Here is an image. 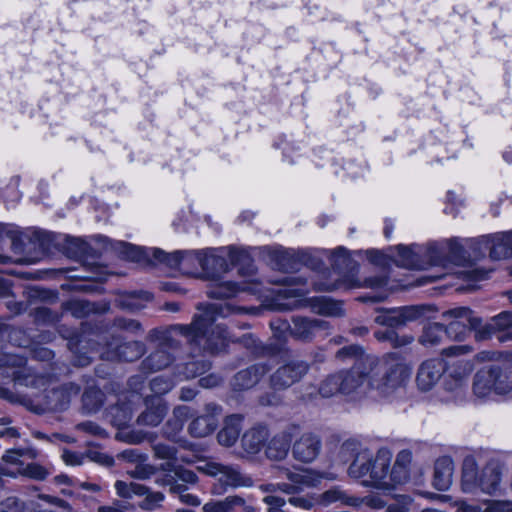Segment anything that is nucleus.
I'll return each instance as SVG.
<instances>
[{"mask_svg":"<svg viewBox=\"0 0 512 512\" xmlns=\"http://www.w3.org/2000/svg\"><path fill=\"white\" fill-rule=\"evenodd\" d=\"M410 374L411 368L397 354H388L382 359L368 356L350 370L326 377L318 391L323 398L342 394L352 401L376 400L403 386Z\"/></svg>","mask_w":512,"mask_h":512,"instance_id":"obj_1","label":"nucleus"},{"mask_svg":"<svg viewBox=\"0 0 512 512\" xmlns=\"http://www.w3.org/2000/svg\"><path fill=\"white\" fill-rule=\"evenodd\" d=\"M233 312L234 308L230 304H209L201 313L194 316L190 325H174L166 331H150L149 339L159 341V346L142 362V370L148 373L155 372L170 365L173 356L168 349L176 348L177 344L173 340L175 335H182L198 345L203 344L211 351L221 350L228 340L226 330L220 325H212L217 317H226Z\"/></svg>","mask_w":512,"mask_h":512,"instance_id":"obj_2","label":"nucleus"},{"mask_svg":"<svg viewBox=\"0 0 512 512\" xmlns=\"http://www.w3.org/2000/svg\"><path fill=\"white\" fill-rule=\"evenodd\" d=\"M391 461L392 452L388 448H380L374 457L369 450L361 449L349 466L348 474L352 478L362 479L366 487L391 491L396 488L392 479Z\"/></svg>","mask_w":512,"mask_h":512,"instance_id":"obj_3","label":"nucleus"},{"mask_svg":"<svg viewBox=\"0 0 512 512\" xmlns=\"http://www.w3.org/2000/svg\"><path fill=\"white\" fill-rule=\"evenodd\" d=\"M503 475L502 465L498 461H489L479 469L473 456L463 460L461 488L465 493L495 495L501 485Z\"/></svg>","mask_w":512,"mask_h":512,"instance_id":"obj_4","label":"nucleus"},{"mask_svg":"<svg viewBox=\"0 0 512 512\" xmlns=\"http://www.w3.org/2000/svg\"><path fill=\"white\" fill-rule=\"evenodd\" d=\"M473 393L477 398L504 396L512 399V363L491 364L474 376Z\"/></svg>","mask_w":512,"mask_h":512,"instance_id":"obj_5","label":"nucleus"},{"mask_svg":"<svg viewBox=\"0 0 512 512\" xmlns=\"http://www.w3.org/2000/svg\"><path fill=\"white\" fill-rule=\"evenodd\" d=\"M79 392V386L69 383L60 388L51 389L49 391L45 388L40 394L23 395L16 399L11 396L9 399L11 401H18L29 410L41 414L49 411L65 409L68 406L71 397L78 395Z\"/></svg>","mask_w":512,"mask_h":512,"instance_id":"obj_6","label":"nucleus"},{"mask_svg":"<svg viewBox=\"0 0 512 512\" xmlns=\"http://www.w3.org/2000/svg\"><path fill=\"white\" fill-rule=\"evenodd\" d=\"M24 357L4 354L0 358V377L11 378L16 384L31 388H44L50 379L36 375L32 367H27Z\"/></svg>","mask_w":512,"mask_h":512,"instance_id":"obj_7","label":"nucleus"},{"mask_svg":"<svg viewBox=\"0 0 512 512\" xmlns=\"http://www.w3.org/2000/svg\"><path fill=\"white\" fill-rule=\"evenodd\" d=\"M397 251L398 258L395 263L403 268L423 270L429 266H441L444 263V259L441 257V249L435 243L428 245L426 248L399 245Z\"/></svg>","mask_w":512,"mask_h":512,"instance_id":"obj_8","label":"nucleus"},{"mask_svg":"<svg viewBox=\"0 0 512 512\" xmlns=\"http://www.w3.org/2000/svg\"><path fill=\"white\" fill-rule=\"evenodd\" d=\"M282 470L290 483L261 484L259 489L268 495H274L273 493L278 490L290 495L298 493L306 487H315L320 483L322 478L328 477L325 474H321L313 470L291 471L288 468H284Z\"/></svg>","mask_w":512,"mask_h":512,"instance_id":"obj_9","label":"nucleus"},{"mask_svg":"<svg viewBox=\"0 0 512 512\" xmlns=\"http://www.w3.org/2000/svg\"><path fill=\"white\" fill-rule=\"evenodd\" d=\"M470 246L474 249V258L478 259L489 251L493 260L504 259L512 255V231L480 239L469 240Z\"/></svg>","mask_w":512,"mask_h":512,"instance_id":"obj_10","label":"nucleus"},{"mask_svg":"<svg viewBox=\"0 0 512 512\" xmlns=\"http://www.w3.org/2000/svg\"><path fill=\"white\" fill-rule=\"evenodd\" d=\"M443 318L452 319L448 326L445 327L447 337L450 339L462 340L471 329H474L476 334L480 328L481 320L466 307L446 311L443 313Z\"/></svg>","mask_w":512,"mask_h":512,"instance_id":"obj_11","label":"nucleus"},{"mask_svg":"<svg viewBox=\"0 0 512 512\" xmlns=\"http://www.w3.org/2000/svg\"><path fill=\"white\" fill-rule=\"evenodd\" d=\"M145 353V345L140 341L122 342L119 337L113 336L106 343L101 357L106 360L134 361Z\"/></svg>","mask_w":512,"mask_h":512,"instance_id":"obj_12","label":"nucleus"},{"mask_svg":"<svg viewBox=\"0 0 512 512\" xmlns=\"http://www.w3.org/2000/svg\"><path fill=\"white\" fill-rule=\"evenodd\" d=\"M273 329L289 330L290 334L300 340H309L317 329L328 328V322L318 319H309L305 317H294L292 326L286 321L271 323Z\"/></svg>","mask_w":512,"mask_h":512,"instance_id":"obj_13","label":"nucleus"},{"mask_svg":"<svg viewBox=\"0 0 512 512\" xmlns=\"http://www.w3.org/2000/svg\"><path fill=\"white\" fill-rule=\"evenodd\" d=\"M208 473L218 477L219 483L225 487L238 488L253 485L251 477L242 474L235 466L212 463L208 466Z\"/></svg>","mask_w":512,"mask_h":512,"instance_id":"obj_14","label":"nucleus"},{"mask_svg":"<svg viewBox=\"0 0 512 512\" xmlns=\"http://www.w3.org/2000/svg\"><path fill=\"white\" fill-rule=\"evenodd\" d=\"M447 370V362L442 358H433L424 361L417 373V386L422 391L431 390Z\"/></svg>","mask_w":512,"mask_h":512,"instance_id":"obj_15","label":"nucleus"},{"mask_svg":"<svg viewBox=\"0 0 512 512\" xmlns=\"http://www.w3.org/2000/svg\"><path fill=\"white\" fill-rule=\"evenodd\" d=\"M308 372V364L303 361H291L279 367L271 376L275 389H286L298 382Z\"/></svg>","mask_w":512,"mask_h":512,"instance_id":"obj_16","label":"nucleus"},{"mask_svg":"<svg viewBox=\"0 0 512 512\" xmlns=\"http://www.w3.org/2000/svg\"><path fill=\"white\" fill-rule=\"evenodd\" d=\"M221 414V407L215 403L205 406V414L194 418L188 426V431L193 437H206L214 432L218 425V416Z\"/></svg>","mask_w":512,"mask_h":512,"instance_id":"obj_17","label":"nucleus"},{"mask_svg":"<svg viewBox=\"0 0 512 512\" xmlns=\"http://www.w3.org/2000/svg\"><path fill=\"white\" fill-rule=\"evenodd\" d=\"M320 450V438L313 433L305 432L294 442L292 453L296 460L310 463L317 458Z\"/></svg>","mask_w":512,"mask_h":512,"instance_id":"obj_18","label":"nucleus"},{"mask_svg":"<svg viewBox=\"0 0 512 512\" xmlns=\"http://www.w3.org/2000/svg\"><path fill=\"white\" fill-rule=\"evenodd\" d=\"M419 315L420 310L413 306L381 310L376 316L375 322L388 327H398L417 319Z\"/></svg>","mask_w":512,"mask_h":512,"instance_id":"obj_19","label":"nucleus"},{"mask_svg":"<svg viewBox=\"0 0 512 512\" xmlns=\"http://www.w3.org/2000/svg\"><path fill=\"white\" fill-rule=\"evenodd\" d=\"M145 404V411L137 418L138 424L151 427L159 425L167 413L166 403L159 397H147Z\"/></svg>","mask_w":512,"mask_h":512,"instance_id":"obj_20","label":"nucleus"},{"mask_svg":"<svg viewBox=\"0 0 512 512\" xmlns=\"http://www.w3.org/2000/svg\"><path fill=\"white\" fill-rule=\"evenodd\" d=\"M454 462L449 456L439 457L434 464L433 486L440 491L450 488L453 482Z\"/></svg>","mask_w":512,"mask_h":512,"instance_id":"obj_21","label":"nucleus"},{"mask_svg":"<svg viewBox=\"0 0 512 512\" xmlns=\"http://www.w3.org/2000/svg\"><path fill=\"white\" fill-rule=\"evenodd\" d=\"M223 253L224 249H208L204 250V258H202V260L196 256H193V258L198 261L200 269L205 271L207 274L216 276L228 270V263Z\"/></svg>","mask_w":512,"mask_h":512,"instance_id":"obj_22","label":"nucleus"},{"mask_svg":"<svg viewBox=\"0 0 512 512\" xmlns=\"http://www.w3.org/2000/svg\"><path fill=\"white\" fill-rule=\"evenodd\" d=\"M237 507L242 512H255L252 505L246 503L245 499L238 495L227 496L222 500H211L202 507V512H233Z\"/></svg>","mask_w":512,"mask_h":512,"instance_id":"obj_23","label":"nucleus"},{"mask_svg":"<svg viewBox=\"0 0 512 512\" xmlns=\"http://www.w3.org/2000/svg\"><path fill=\"white\" fill-rule=\"evenodd\" d=\"M510 328H512V312L503 311L492 317L486 324H480V328L476 333V339L485 340L498 332L506 331Z\"/></svg>","mask_w":512,"mask_h":512,"instance_id":"obj_24","label":"nucleus"},{"mask_svg":"<svg viewBox=\"0 0 512 512\" xmlns=\"http://www.w3.org/2000/svg\"><path fill=\"white\" fill-rule=\"evenodd\" d=\"M285 285L277 290L279 297L284 299L295 298L292 303L285 304L286 308L291 309L299 305L301 297L308 294L309 290L304 281L299 277H287L284 279Z\"/></svg>","mask_w":512,"mask_h":512,"instance_id":"obj_25","label":"nucleus"},{"mask_svg":"<svg viewBox=\"0 0 512 512\" xmlns=\"http://www.w3.org/2000/svg\"><path fill=\"white\" fill-rule=\"evenodd\" d=\"M268 372L264 364H255L245 370L239 371L233 380V387L236 390L250 389Z\"/></svg>","mask_w":512,"mask_h":512,"instance_id":"obj_26","label":"nucleus"},{"mask_svg":"<svg viewBox=\"0 0 512 512\" xmlns=\"http://www.w3.org/2000/svg\"><path fill=\"white\" fill-rule=\"evenodd\" d=\"M295 427L276 434L268 443L266 455L273 460H281L288 454Z\"/></svg>","mask_w":512,"mask_h":512,"instance_id":"obj_27","label":"nucleus"},{"mask_svg":"<svg viewBox=\"0 0 512 512\" xmlns=\"http://www.w3.org/2000/svg\"><path fill=\"white\" fill-rule=\"evenodd\" d=\"M38 456V451L34 448H15L5 452L2 460L12 468H2L1 474L5 475L7 471L21 470L26 464L24 459L34 460Z\"/></svg>","mask_w":512,"mask_h":512,"instance_id":"obj_28","label":"nucleus"},{"mask_svg":"<svg viewBox=\"0 0 512 512\" xmlns=\"http://www.w3.org/2000/svg\"><path fill=\"white\" fill-rule=\"evenodd\" d=\"M242 419V416L238 414L226 417L224 426L217 435L218 442L221 445L230 447L235 444L242 429Z\"/></svg>","mask_w":512,"mask_h":512,"instance_id":"obj_29","label":"nucleus"},{"mask_svg":"<svg viewBox=\"0 0 512 512\" xmlns=\"http://www.w3.org/2000/svg\"><path fill=\"white\" fill-rule=\"evenodd\" d=\"M268 429L264 426H256L246 431L242 437L243 449L249 454L258 453L268 439Z\"/></svg>","mask_w":512,"mask_h":512,"instance_id":"obj_30","label":"nucleus"},{"mask_svg":"<svg viewBox=\"0 0 512 512\" xmlns=\"http://www.w3.org/2000/svg\"><path fill=\"white\" fill-rule=\"evenodd\" d=\"M192 416L189 406L179 405L173 409L172 416L164 427V434L168 438H174L184 427L186 421Z\"/></svg>","mask_w":512,"mask_h":512,"instance_id":"obj_31","label":"nucleus"},{"mask_svg":"<svg viewBox=\"0 0 512 512\" xmlns=\"http://www.w3.org/2000/svg\"><path fill=\"white\" fill-rule=\"evenodd\" d=\"M411 462V451L404 449L397 454L395 463L392 467V479L395 482L396 487L408 482L410 479Z\"/></svg>","mask_w":512,"mask_h":512,"instance_id":"obj_32","label":"nucleus"},{"mask_svg":"<svg viewBox=\"0 0 512 512\" xmlns=\"http://www.w3.org/2000/svg\"><path fill=\"white\" fill-rule=\"evenodd\" d=\"M248 290L256 292L255 289H252L247 285H238L233 282H216L210 286L207 294L211 298L221 299L230 298L237 295L240 291Z\"/></svg>","mask_w":512,"mask_h":512,"instance_id":"obj_33","label":"nucleus"},{"mask_svg":"<svg viewBox=\"0 0 512 512\" xmlns=\"http://www.w3.org/2000/svg\"><path fill=\"white\" fill-rule=\"evenodd\" d=\"M312 310L321 315L338 317L344 314L342 303L329 298L319 297L310 299Z\"/></svg>","mask_w":512,"mask_h":512,"instance_id":"obj_34","label":"nucleus"},{"mask_svg":"<svg viewBox=\"0 0 512 512\" xmlns=\"http://www.w3.org/2000/svg\"><path fill=\"white\" fill-rule=\"evenodd\" d=\"M448 338L445 327L439 323H433L425 327L419 342L426 347H434L443 343Z\"/></svg>","mask_w":512,"mask_h":512,"instance_id":"obj_35","label":"nucleus"},{"mask_svg":"<svg viewBox=\"0 0 512 512\" xmlns=\"http://www.w3.org/2000/svg\"><path fill=\"white\" fill-rule=\"evenodd\" d=\"M6 476L16 478L18 476L27 477L34 480H44L49 475L48 470L38 463H28L21 470L18 471H7Z\"/></svg>","mask_w":512,"mask_h":512,"instance_id":"obj_36","label":"nucleus"},{"mask_svg":"<svg viewBox=\"0 0 512 512\" xmlns=\"http://www.w3.org/2000/svg\"><path fill=\"white\" fill-rule=\"evenodd\" d=\"M151 254L155 263H163L170 268H178L182 270V251H175L168 254L161 249L153 248L151 249Z\"/></svg>","mask_w":512,"mask_h":512,"instance_id":"obj_37","label":"nucleus"},{"mask_svg":"<svg viewBox=\"0 0 512 512\" xmlns=\"http://www.w3.org/2000/svg\"><path fill=\"white\" fill-rule=\"evenodd\" d=\"M322 254L329 258L331 265L337 269H351L352 260L344 247H338L333 251H322Z\"/></svg>","mask_w":512,"mask_h":512,"instance_id":"obj_38","label":"nucleus"},{"mask_svg":"<svg viewBox=\"0 0 512 512\" xmlns=\"http://www.w3.org/2000/svg\"><path fill=\"white\" fill-rule=\"evenodd\" d=\"M119 251L120 254L127 260H130L132 262L140 263L149 257V253H151L150 250H145L141 247H136L134 245L120 242L119 244Z\"/></svg>","mask_w":512,"mask_h":512,"instance_id":"obj_39","label":"nucleus"},{"mask_svg":"<svg viewBox=\"0 0 512 512\" xmlns=\"http://www.w3.org/2000/svg\"><path fill=\"white\" fill-rule=\"evenodd\" d=\"M82 402L87 412H96L103 404V393L100 389L90 387L84 392Z\"/></svg>","mask_w":512,"mask_h":512,"instance_id":"obj_40","label":"nucleus"},{"mask_svg":"<svg viewBox=\"0 0 512 512\" xmlns=\"http://www.w3.org/2000/svg\"><path fill=\"white\" fill-rule=\"evenodd\" d=\"M115 490L118 496L122 498H132L134 495L143 496L147 492V488L136 482L116 481Z\"/></svg>","mask_w":512,"mask_h":512,"instance_id":"obj_41","label":"nucleus"},{"mask_svg":"<svg viewBox=\"0 0 512 512\" xmlns=\"http://www.w3.org/2000/svg\"><path fill=\"white\" fill-rule=\"evenodd\" d=\"M63 308L66 312H69L75 318L85 317L94 310L91 303L80 299H73L65 302L63 304Z\"/></svg>","mask_w":512,"mask_h":512,"instance_id":"obj_42","label":"nucleus"},{"mask_svg":"<svg viewBox=\"0 0 512 512\" xmlns=\"http://www.w3.org/2000/svg\"><path fill=\"white\" fill-rule=\"evenodd\" d=\"M152 300V295L148 292L133 293L125 296L120 304L122 307L130 310H140L145 307V302Z\"/></svg>","mask_w":512,"mask_h":512,"instance_id":"obj_43","label":"nucleus"},{"mask_svg":"<svg viewBox=\"0 0 512 512\" xmlns=\"http://www.w3.org/2000/svg\"><path fill=\"white\" fill-rule=\"evenodd\" d=\"M450 370V375L454 378L460 379L468 376L474 369V365L469 360L457 359L451 363H447V370Z\"/></svg>","mask_w":512,"mask_h":512,"instance_id":"obj_44","label":"nucleus"},{"mask_svg":"<svg viewBox=\"0 0 512 512\" xmlns=\"http://www.w3.org/2000/svg\"><path fill=\"white\" fill-rule=\"evenodd\" d=\"M323 505H329L332 503L340 502L347 504H354V500L348 498L341 490L339 489H331L319 496V499L316 501Z\"/></svg>","mask_w":512,"mask_h":512,"instance_id":"obj_45","label":"nucleus"},{"mask_svg":"<svg viewBox=\"0 0 512 512\" xmlns=\"http://www.w3.org/2000/svg\"><path fill=\"white\" fill-rule=\"evenodd\" d=\"M169 490L172 494L178 495L180 501L184 504L199 506L201 503L200 499L196 495L186 492L187 487L184 484H173L170 486Z\"/></svg>","mask_w":512,"mask_h":512,"instance_id":"obj_46","label":"nucleus"},{"mask_svg":"<svg viewBox=\"0 0 512 512\" xmlns=\"http://www.w3.org/2000/svg\"><path fill=\"white\" fill-rule=\"evenodd\" d=\"M196 256L197 258H204V251H182V271L185 273H190L194 269L200 268L198 265V261L193 258Z\"/></svg>","mask_w":512,"mask_h":512,"instance_id":"obj_47","label":"nucleus"},{"mask_svg":"<svg viewBox=\"0 0 512 512\" xmlns=\"http://www.w3.org/2000/svg\"><path fill=\"white\" fill-rule=\"evenodd\" d=\"M173 386V381L163 376H157L150 382L151 391L159 396L168 393Z\"/></svg>","mask_w":512,"mask_h":512,"instance_id":"obj_48","label":"nucleus"},{"mask_svg":"<svg viewBox=\"0 0 512 512\" xmlns=\"http://www.w3.org/2000/svg\"><path fill=\"white\" fill-rule=\"evenodd\" d=\"M446 245L448 248V254L451 260L453 261H461L465 259V250L464 246L461 243L460 239L452 238L446 241Z\"/></svg>","mask_w":512,"mask_h":512,"instance_id":"obj_49","label":"nucleus"},{"mask_svg":"<svg viewBox=\"0 0 512 512\" xmlns=\"http://www.w3.org/2000/svg\"><path fill=\"white\" fill-rule=\"evenodd\" d=\"M376 336L379 340H382V339L390 340L394 347L407 346L414 341V338L410 335L399 336V335L395 334L393 331H389V332H386L383 334L377 333Z\"/></svg>","mask_w":512,"mask_h":512,"instance_id":"obj_50","label":"nucleus"},{"mask_svg":"<svg viewBox=\"0 0 512 512\" xmlns=\"http://www.w3.org/2000/svg\"><path fill=\"white\" fill-rule=\"evenodd\" d=\"M368 356L369 355H364L361 347H359L357 345H351V346L343 347L336 354V357L338 359L356 358V362L354 363V365L358 361H360L363 358H366Z\"/></svg>","mask_w":512,"mask_h":512,"instance_id":"obj_51","label":"nucleus"},{"mask_svg":"<svg viewBox=\"0 0 512 512\" xmlns=\"http://www.w3.org/2000/svg\"><path fill=\"white\" fill-rule=\"evenodd\" d=\"M0 512H25L24 503L14 496L0 501Z\"/></svg>","mask_w":512,"mask_h":512,"instance_id":"obj_52","label":"nucleus"},{"mask_svg":"<svg viewBox=\"0 0 512 512\" xmlns=\"http://www.w3.org/2000/svg\"><path fill=\"white\" fill-rule=\"evenodd\" d=\"M144 495L145 498L139 504V506L144 510H153L164 500V495L161 492H149L147 490Z\"/></svg>","mask_w":512,"mask_h":512,"instance_id":"obj_53","label":"nucleus"},{"mask_svg":"<svg viewBox=\"0 0 512 512\" xmlns=\"http://www.w3.org/2000/svg\"><path fill=\"white\" fill-rule=\"evenodd\" d=\"M209 364L206 362H199V361H191L188 362L185 366L184 371V377L185 378H194L202 373H204L206 370H208Z\"/></svg>","mask_w":512,"mask_h":512,"instance_id":"obj_54","label":"nucleus"},{"mask_svg":"<svg viewBox=\"0 0 512 512\" xmlns=\"http://www.w3.org/2000/svg\"><path fill=\"white\" fill-rule=\"evenodd\" d=\"M263 502L268 506L267 512H286L283 508L286 505L284 498L275 495H266Z\"/></svg>","mask_w":512,"mask_h":512,"instance_id":"obj_55","label":"nucleus"},{"mask_svg":"<svg viewBox=\"0 0 512 512\" xmlns=\"http://www.w3.org/2000/svg\"><path fill=\"white\" fill-rule=\"evenodd\" d=\"M154 454L159 459L171 460L175 458L176 449L173 446L158 443L153 446Z\"/></svg>","mask_w":512,"mask_h":512,"instance_id":"obj_56","label":"nucleus"},{"mask_svg":"<svg viewBox=\"0 0 512 512\" xmlns=\"http://www.w3.org/2000/svg\"><path fill=\"white\" fill-rule=\"evenodd\" d=\"M115 326L119 329L135 334L142 332L141 324L132 319L118 318L115 320Z\"/></svg>","mask_w":512,"mask_h":512,"instance_id":"obj_57","label":"nucleus"},{"mask_svg":"<svg viewBox=\"0 0 512 512\" xmlns=\"http://www.w3.org/2000/svg\"><path fill=\"white\" fill-rule=\"evenodd\" d=\"M288 502L296 508L310 510L316 501L307 496H292L288 499Z\"/></svg>","mask_w":512,"mask_h":512,"instance_id":"obj_58","label":"nucleus"},{"mask_svg":"<svg viewBox=\"0 0 512 512\" xmlns=\"http://www.w3.org/2000/svg\"><path fill=\"white\" fill-rule=\"evenodd\" d=\"M78 344H79V341L72 338L68 342V347L71 350V352L75 354V364L78 366H86L90 363L91 358L89 356H87L86 354L77 355Z\"/></svg>","mask_w":512,"mask_h":512,"instance_id":"obj_59","label":"nucleus"},{"mask_svg":"<svg viewBox=\"0 0 512 512\" xmlns=\"http://www.w3.org/2000/svg\"><path fill=\"white\" fill-rule=\"evenodd\" d=\"M472 348L469 345H454L448 347L442 351V355L445 357H456L470 353Z\"/></svg>","mask_w":512,"mask_h":512,"instance_id":"obj_60","label":"nucleus"},{"mask_svg":"<svg viewBox=\"0 0 512 512\" xmlns=\"http://www.w3.org/2000/svg\"><path fill=\"white\" fill-rule=\"evenodd\" d=\"M131 507L130 504L115 501L111 505L99 506L97 512H127Z\"/></svg>","mask_w":512,"mask_h":512,"instance_id":"obj_61","label":"nucleus"},{"mask_svg":"<svg viewBox=\"0 0 512 512\" xmlns=\"http://www.w3.org/2000/svg\"><path fill=\"white\" fill-rule=\"evenodd\" d=\"M400 503L389 505L387 507V512H410L409 505L412 502V499L409 496L401 495L399 496Z\"/></svg>","mask_w":512,"mask_h":512,"instance_id":"obj_62","label":"nucleus"},{"mask_svg":"<svg viewBox=\"0 0 512 512\" xmlns=\"http://www.w3.org/2000/svg\"><path fill=\"white\" fill-rule=\"evenodd\" d=\"M363 502L372 509H381L386 505V502L379 495H368L363 499Z\"/></svg>","mask_w":512,"mask_h":512,"instance_id":"obj_63","label":"nucleus"},{"mask_svg":"<svg viewBox=\"0 0 512 512\" xmlns=\"http://www.w3.org/2000/svg\"><path fill=\"white\" fill-rule=\"evenodd\" d=\"M365 254L371 263L376 265H384L386 263L385 256L378 250H367Z\"/></svg>","mask_w":512,"mask_h":512,"instance_id":"obj_64","label":"nucleus"}]
</instances>
